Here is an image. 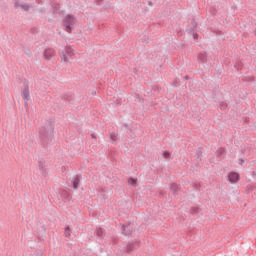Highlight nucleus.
<instances>
[{
  "label": "nucleus",
  "mask_w": 256,
  "mask_h": 256,
  "mask_svg": "<svg viewBox=\"0 0 256 256\" xmlns=\"http://www.w3.org/2000/svg\"><path fill=\"white\" fill-rule=\"evenodd\" d=\"M39 139L42 147L47 149L55 139V119L50 118L44 126L39 128Z\"/></svg>",
  "instance_id": "nucleus-1"
},
{
  "label": "nucleus",
  "mask_w": 256,
  "mask_h": 256,
  "mask_svg": "<svg viewBox=\"0 0 256 256\" xmlns=\"http://www.w3.org/2000/svg\"><path fill=\"white\" fill-rule=\"evenodd\" d=\"M75 23H77V18L73 14H68L65 16V18L62 21V25L64 27V30L67 33H71L75 27Z\"/></svg>",
  "instance_id": "nucleus-2"
},
{
  "label": "nucleus",
  "mask_w": 256,
  "mask_h": 256,
  "mask_svg": "<svg viewBox=\"0 0 256 256\" xmlns=\"http://www.w3.org/2000/svg\"><path fill=\"white\" fill-rule=\"evenodd\" d=\"M141 242L137 240L129 241L126 245L125 251L126 253H132V251L137 250L138 247H140Z\"/></svg>",
  "instance_id": "nucleus-3"
},
{
  "label": "nucleus",
  "mask_w": 256,
  "mask_h": 256,
  "mask_svg": "<svg viewBox=\"0 0 256 256\" xmlns=\"http://www.w3.org/2000/svg\"><path fill=\"white\" fill-rule=\"evenodd\" d=\"M22 99L25 101V106L27 107V101L31 99V95L29 92V82L25 81L24 82V89L22 90Z\"/></svg>",
  "instance_id": "nucleus-4"
},
{
  "label": "nucleus",
  "mask_w": 256,
  "mask_h": 256,
  "mask_svg": "<svg viewBox=\"0 0 256 256\" xmlns=\"http://www.w3.org/2000/svg\"><path fill=\"white\" fill-rule=\"evenodd\" d=\"M241 179V176L237 172H230L228 173V181L230 183H238V181Z\"/></svg>",
  "instance_id": "nucleus-5"
},
{
  "label": "nucleus",
  "mask_w": 256,
  "mask_h": 256,
  "mask_svg": "<svg viewBox=\"0 0 256 256\" xmlns=\"http://www.w3.org/2000/svg\"><path fill=\"white\" fill-rule=\"evenodd\" d=\"M81 179H82L81 174H78V175L74 176L71 179V183H72L73 189H79V185L81 183Z\"/></svg>",
  "instance_id": "nucleus-6"
},
{
  "label": "nucleus",
  "mask_w": 256,
  "mask_h": 256,
  "mask_svg": "<svg viewBox=\"0 0 256 256\" xmlns=\"http://www.w3.org/2000/svg\"><path fill=\"white\" fill-rule=\"evenodd\" d=\"M44 59H46V61L51 60L52 57H55V50L52 48H47L44 50Z\"/></svg>",
  "instance_id": "nucleus-7"
},
{
  "label": "nucleus",
  "mask_w": 256,
  "mask_h": 256,
  "mask_svg": "<svg viewBox=\"0 0 256 256\" xmlns=\"http://www.w3.org/2000/svg\"><path fill=\"white\" fill-rule=\"evenodd\" d=\"M121 231H122V234L125 236L131 235L133 233V228H131V223H128L127 225L122 224Z\"/></svg>",
  "instance_id": "nucleus-8"
},
{
  "label": "nucleus",
  "mask_w": 256,
  "mask_h": 256,
  "mask_svg": "<svg viewBox=\"0 0 256 256\" xmlns=\"http://www.w3.org/2000/svg\"><path fill=\"white\" fill-rule=\"evenodd\" d=\"M45 161L40 160L38 161V169L43 177H47V168H45Z\"/></svg>",
  "instance_id": "nucleus-9"
},
{
  "label": "nucleus",
  "mask_w": 256,
  "mask_h": 256,
  "mask_svg": "<svg viewBox=\"0 0 256 256\" xmlns=\"http://www.w3.org/2000/svg\"><path fill=\"white\" fill-rule=\"evenodd\" d=\"M187 31L188 33H195V31H197V21L195 18H192L190 25H188Z\"/></svg>",
  "instance_id": "nucleus-10"
},
{
  "label": "nucleus",
  "mask_w": 256,
  "mask_h": 256,
  "mask_svg": "<svg viewBox=\"0 0 256 256\" xmlns=\"http://www.w3.org/2000/svg\"><path fill=\"white\" fill-rule=\"evenodd\" d=\"M51 8H52V14L57 15L59 13V10L61 9V6L57 2H51L50 3Z\"/></svg>",
  "instance_id": "nucleus-11"
},
{
  "label": "nucleus",
  "mask_w": 256,
  "mask_h": 256,
  "mask_svg": "<svg viewBox=\"0 0 256 256\" xmlns=\"http://www.w3.org/2000/svg\"><path fill=\"white\" fill-rule=\"evenodd\" d=\"M199 63H207V52H200L198 54Z\"/></svg>",
  "instance_id": "nucleus-12"
},
{
  "label": "nucleus",
  "mask_w": 256,
  "mask_h": 256,
  "mask_svg": "<svg viewBox=\"0 0 256 256\" xmlns=\"http://www.w3.org/2000/svg\"><path fill=\"white\" fill-rule=\"evenodd\" d=\"M60 195L64 201H71V195L69 194V192H67V190H62L60 192Z\"/></svg>",
  "instance_id": "nucleus-13"
},
{
  "label": "nucleus",
  "mask_w": 256,
  "mask_h": 256,
  "mask_svg": "<svg viewBox=\"0 0 256 256\" xmlns=\"http://www.w3.org/2000/svg\"><path fill=\"white\" fill-rule=\"evenodd\" d=\"M64 103H72L73 102V95L66 94L62 97Z\"/></svg>",
  "instance_id": "nucleus-14"
},
{
  "label": "nucleus",
  "mask_w": 256,
  "mask_h": 256,
  "mask_svg": "<svg viewBox=\"0 0 256 256\" xmlns=\"http://www.w3.org/2000/svg\"><path fill=\"white\" fill-rule=\"evenodd\" d=\"M223 155H225V149L220 148L219 150L216 151V157L220 161L223 159Z\"/></svg>",
  "instance_id": "nucleus-15"
},
{
  "label": "nucleus",
  "mask_w": 256,
  "mask_h": 256,
  "mask_svg": "<svg viewBox=\"0 0 256 256\" xmlns=\"http://www.w3.org/2000/svg\"><path fill=\"white\" fill-rule=\"evenodd\" d=\"M138 179L134 177L128 178V185H131V187H137Z\"/></svg>",
  "instance_id": "nucleus-16"
},
{
  "label": "nucleus",
  "mask_w": 256,
  "mask_h": 256,
  "mask_svg": "<svg viewBox=\"0 0 256 256\" xmlns=\"http://www.w3.org/2000/svg\"><path fill=\"white\" fill-rule=\"evenodd\" d=\"M96 235L99 237V239H103V237H105V230H103V228H97Z\"/></svg>",
  "instance_id": "nucleus-17"
},
{
  "label": "nucleus",
  "mask_w": 256,
  "mask_h": 256,
  "mask_svg": "<svg viewBox=\"0 0 256 256\" xmlns=\"http://www.w3.org/2000/svg\"><path fill=\"white\" fill-rule=\"evenodd\" d=\"M170 190L173 192V195H175L177 191H179V185H177V183H171Z\"/></svg>",
  "instance_id": "nucleus-18"
},
{
  "label": "nucleus",
  "mask_w": 256,
  "mask_h": 256,
  "mask_svg": "<svg viewBox=\"0 0 256 256\" xmlns=\"http://www.w3.org/2000/svg\"><path fill=\"white\" fill-rule=\"evenodd\" d=\"M64 53H66V55H69V57H73V55H75V53H73V50L71 47L67 46L64 48Z\"/></svg>",
  "instance_id": "nucleus-19"
},
{
  "label": "nucleus",
  "mask_w": 256,
  "mask_h": 256,
  "mask_svg": "<svg viewBox=\"0 0 256 256\" xmlns=\"http://www.w3.org/2000/svg\"><path fill=\"white\" fill-rule=\"evenodd\" d=\"M200 211H201V208H199L197 206H193V207L190 208V213L192 215H197V214L200 213Z\"/></svg>",
  "instance_id": "nucleus-20"
},
{
  "label": "nucleus",
  "mask_w": 256,
  "mask_h": 256,
  "mask_svg": "<svg viewBox=\"0 0 256 256\" xmlns=\"http://www.w3.org/2000/svg\"><path fill=\"white\" fill-rule=\"evenodd\" d=\"M60 57L62 61H64V63H69V58H67V54L65 53V51L60 52Z\"/></svg>",
  "instance_id": "nucleus-21"
},
{
  "label": "nucleus",
  "mask_w": 256,
  "mask_h": 256,
  "mask_svg": "<svg viewBox=\"0 0 256 256\" xmlns=\"http://www.w3.org/2000/svg\"><path fill=\"white\" fill-rule=\"evenodd\" d=\"M162 157L164 159H171V152L169 150H165L163 153H162Z\"/></svg>",
  "instance_id": "nucleus-22"
},
{
  "label": "nucleus",
  "mask_w": 256,
  "mask_h": 256,
  "mask_svg": "<svg viewBox=\"0 0 256 256\" xmlns=\"http://www.w3.org/2000/svg\"><path fill=\"white\" fill-rule=\"evenodd\" d=\"M65 237H71V227L66 226L64 230Z\"/></svg>",
  "instance_id": "nucleus-23"
},
{
  "label": "nucleus",
  "mask_w": 256,
  "mask_h": 256,
  "mask_svg": "<svg viewBox=\"0 0 256 256\" xmlns=\"http://www.w3.org/2000/svg\"><path fill=\"white\" fill-rule=\"evenodd\" d=\"M192 187H193L194 189H196V191H199V190L201 189V183L196 182V183H194V184L192 185Z\"/></svg>",
  "instance_id": "nucleus-24"
},
{
  "label": "nucleus",
  "mask_w": 256,
  "mask_h": 256,
  "mask_svg": "<svg viewBox=\"0 0 256 256\" xmlns=\"http://www.w3.org/2000/svg\"><path fill=\"white\" fill-rule=\"evenodd\" d=\"M20 7H21V9H23L24 11H29V9H30L29 4H21Z\"/></svg>",
  "instance_id": "nucleus-25"
},
{
  "label": "nucleus",
  "mask_w": 256,
  "mask_h": 256,
  "mask_svg": "<svg viewBox=\"0 0 256 256\" xmlns=\"http://www.w3.org/2000/svg\"><path fill=\"white\" fill-rule=\"evenodd\" d=\"M196 155H197V159H199V157H201L203 155L202 148H198V150L196 151Z\"/></svg>",
  "instance_id": "nucleus-26"
},
{
  "label": "nucleus",
  "mask_w": 256,
  "mask_h": 256,
  "mask_svg": "<svg viewBox=\"0 0 256 256\" xmlns=\"http://www.w3.org/2000/svg\"><path fill=\"white\" fill-rule=\"evenodd\" d=\"M111 141H117V134L115 132L110 134Z\"/></svg>",
  "instance_id": "nucleus-27"
},
{
  "label": "nucleus",
  "mask_w": 256,
  "mask_h": 256,
  "mask_svg": "<svg viewBox=\"0 0 256 256\" xmlns=\"http://www.w3.org/2000/svg\"><path fill=\"white\" fill-rule=\"evenodd\" d=\"M39 13H41V15H45V13H47V9L46 8H40Z\"/></svg>",
  "instance_id": "nucleus-28"
},
{
  "label": "nucleus",
  "mask_w": 256,
  "mask_h": 256,
  "mask_svg": "<svg viewBox=\"0 0 256 256\" xmlns=\"http://www.w3.org/2000/svg\"><path fill=\"white\" fill-rule=\"evenodd\" d=\"M15 9H19L21 7V4H19V1H16L14 4Z\"/></svg>",
  "instance_id": "nucleus-29"
},
{
  "label": "nucleus",
  "mask_w": 256,
  "mask_h": 256,
  "mask_svg": "<svg viewBox=\"0 0 256 256\" xmlns=\"http://www.w3.org/2000/svg\"><path fill=\"white\" fill-rule=\"evenodd\" d=\"M32 256H43V252L42 251L36 252Z\"/></svg>",
  "instance_id": "nucleus-30"
},
{
  "label": "nucleus",
  "mask_w": 256,
  "mask_h": 256,
  "mask_svg": "<svg viewBox=\"0 0 256 256\" xmlns=\"http://www.w3.org/2000/svg\"><path fill=\"white\" fill-rule=\"evenodd\" d=\"M153 91L159 92L161 91V88L159 86H154Z\"/></svg>",
  "instance_id": "nucleus-31"
},
{
  "label": "nucleus",
  "mask_w": 256,
  "mask_h": 256,
  "mask_svg": "<svg viewBox=\"0 0 256 256\" xmlns=\"http://www.w3.org/2000/svg\"><path fill=\"white\" fill-rule=\"evenodd\" d=\"M227 107H228V105L226 103L221 104L220 109L225 110V109H227Z\"/></svg>",
  "instance_id": "nucleus-32"
},
{
  "label": "nucleus",
  "mask_w": 256,
  "mask_h": 256,
  "mask_svg": "<svg viewBox=\"0 0 256 256\" xmlns=\"http://www.w3.org/2000/svg\"><path fill=\"white\" fill-rule=\"evenodd\" d=\"M193 39L197 41V39H199V34L193 33Z\"/></svg>",
  "instance_id": "nucleus-33"
},
{
  "label": "nucleus",
  "mask_w": 256,
  "mask_h": 256,
  "mask_svg": "<svg viewBox=\"0 0 256 256\" xmlns=\"http://www.w3.org/2000/svg\"><path fill=\"white\" fill-rule=\"evenodd\" d=\"M243 163H245V160L243 158L239 159V165H243Z\"/></svg>",
  "instance_id": "nucleus-34"
},
{
  "label": "nucleus",
  "mask_w": 256,
  "mask_h": 256,
  "mask_svg": "<svg viewBox=\"0 0 256 256\" xmlns=\"http://www.w3.org/2000/svg\"><path fill=\"white\" fill-rule=\"evenodd\" d=\"M91 138H92V139H97V135H96L95 133H92V134H91Z\"/></svg>",
  "instance_id": "nucleus-35"
},
{
  "label": "nucleus",
  "mask_w": 256,
  "mask_h": 256,
  "mask_svg": "<svg viewBox=\"0 0 256 256\" xmlns=\"http://www.w3.org/2000/svg\"><path fill=\"white\" fill-rule=\"evenodd\" d=\"M97 5H101L103 3V0H96Z\"/></svg>",
  "instance_id": "nucleus-36"
},
{
  "label": "nucleus",
  "mask_w": 256,
  "mask_h": 256,
  "mask_svg": "<svg viewBox=\"0 0 256 256\" xmlns=\"http://www.w3.org/2000/svg\"><path fill=\"white\" fill-rule=\"evenodd\" d=\"M40 229H41V231H43L45 233V231H46L45 226H41Z\"/></svg>",
  "instance_id": "nucleus-37"
},
{
  "label": "nucleus",
  "mask_w": 256,
  "mask_h": 256,
  "mask_svg": "<svg viewBox=\"0 0 256 256\" xmlns=\"http://www.w3.org/2000/svg\"><path fill=\"white\" fill-rule=\"evenodd\" d=\"M123 127H125V129H129V124H123Z\"/></svg>",
  "instance_id": "nucleus-38"
},
{
  "label": "nucleus",
  "mask_w": 256,
  "mask_h": 256,
  "mask_svg": "<svg viewBox=\"0 0 256 256\" xmlns=\"http://www.w3.org/2000/svg\"><path fill=\"white\" fill-rule=\"evenodd\" d=\"M148 5L151 7L153 6V2L152 1H148Z\"/></svg>",
  "instance_id": "nucleus-39"
},
{
  "label": "nucleus",
  "mask_w": 256,
  "mask_h": 256,
  "mask_svg": "<svg viewBox=\"0 0 256 256\" xmlns=\"http://www.w3.org/2000/svg\"><path fill=\"white\" fill-rule=\"evenodd\" d=\"M36 31H37L36 28H32V29H31V32H32V33H35Z\"/></svg>",
  "instance_id": "nucleus-40"
},
{
  "label": "nucleus",
  "mask_w": 256,
  "mask_h": 256,
  "mask_svg": "<svg viewBox=\"0 0 256 256\" xmlns=\"http://www.w3.org/2000/svg\"><path fill=\"white\" fill-rule=\"evenodd\" d=\"M184 79H185L186 81H189V75H186V76L184 77Z\"/></svg>",
  "instance_id": "nucleus-41"
},
{
  "label": "nucleus",
  "mask_w": 256,
  "mask_h": 256,
  "mask_svg": "<svg viewBox=\"0 0 256 256\" xmlns=\"http://www.w3.org/2000/svg\"><path fill=\"white\" fill-rule=\"evenodd\" d=\"M245 151H247V150L246 149L241 150L242 155H245Z\"/></svg>",
  "instance_id": "nucleus-42"
},
{
  "label": "nucleus",
  "mask_w": 256,
  "mask_h": 256,
  "mask_svg": "<svg viewBox=\"0 0 256 256\" xmlns=\"http://www.w3.org/2000/svg\"><path fill=\"white\" fill-rule=\"evenodd\" d=\"M234 67L236 68V71H239V69H241V67H237V65H234Z\"/></svg>",
  "instance_id": "nucleus-43"
},
{
  "label": "nucleus",
  "mask_w": 256,
  "mask_h": 256,
  "mask_svg": "<svg viewBox=\"0 0 256 256\" xmlns=\"http://www.w3.org/2000/svg\"><path fill=\"white\" fill-rule=\"evenodd\" d=\"M174 87H177V80L173 82Z\"/></svg>",
  "instance_id": "nucleus-44"
},
{
  "label": "nucleus",
  "mask_w": 256,
  "mask_h": 256,
  "mask_svg": "<svg viewBox=\"0 0 256 256\" xmlns=\"http://www.w3.org/2000/svg\"><path fill=\"white\" fill-rule=\"evenodd\" d=\"M249 81L251 82V81H255V78H249Z\"/></svg>",
  "instance_id": "nucleus-45"
},
{
  "label": "nucleus",
  "mask_w": 256,
  "mask_h": 256,
  "mask_svg": "<svg viewBox=\"0 0 256 256\" xmlns=\"http://www.w3.org/2000/svg\"><path fill=\"white\" fill-rule=\"evenodd\" d=\"M159 196H160V197H163V192H160Z\"/></svg>",
  "instance_id": "nucleus-46"
},
{
  "label": "nucleus",
  "mask_w": 256,
  "mask_h": 256,
  "mask_svg": "<svg viewBox=\"0 0 256 256\" xmlns=\"http://www.w3.org/2000/svg\"><path fill=\"white\" fill-rule=\"evenodd\" d=\"M254 35L256 36V29L254 30Z\"/></svg>",
  "instance_id": "nucleus-47"
},
{
  "label": "nucleus",
  "mask_w": 256,
  "mask_h": 256,
  "mask_svg": "<svg viewBox=\"0 0 256 256\" xmlns=\"http://www.w3.org/2000/svg\"><path fill=\"white\" fill-rule=\"evenodd\" d=\"M97 92L96 91H93V95H95Z\"/></svg>",
  "instance_id": "nucleus-48"
},
{
  "label": "nucleus",
  "mask_w": 256,
  "mask_h": 256,
  "mask_svg": "<svg viewBox=\"0 0 256 256\" xmlns=\"http://www.w3.org/2000/svg\"><path fill=\"white\" fill-rule=\"evenodd\" d=\"M250 189V191H253V188H249Z\"/></svg>",
  "instance_id": "nucleus-49"
},
{
  "label": "nucleus",
  "mask_w": 256,
  "mask_h": 256,
  "mask_svg": "<svg viewBox=\"0 0 256 256\" xmlns=\"http://www.w3.org/2000/svg\"><path fill=\"white\" fill-rule=\"evenodd\" d=\"M114 243H117V240H114Z\"/></svg>",
  "instance_id": "nucleus-50"
},
{
  "label": "nucleus",
  "mask_w": 256,
  "mask_h": 256,
  "mask_svg": "<svg viewBox=\"0 0 256 256\" xmlns=\"http://www.w3.org/2000/svg\"><path fill=\"white\" fill-rule=\"evenodd\" d=\"M129 131H131V128H129Z\"/></svg>",
  "instance_id": "nucleus-51"
}]
</instances>
